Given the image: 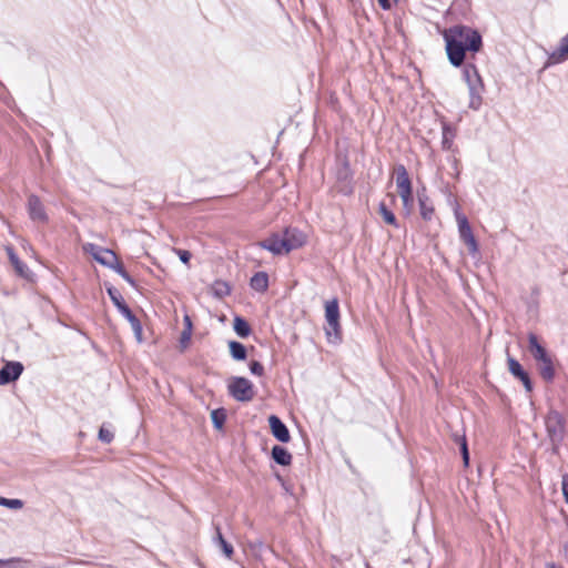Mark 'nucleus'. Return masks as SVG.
I'll return each instance as SVG.
<instances>
[{
    "mask_svg": "<svg viewBox=\"0 0 568 568\" xmlns=\"http://www.w3.org/2000/svg\"><path fill=\"white\" fill-rule=\"evenodd\" d=\"M444 38H449L453 41L460 42V45L474 52L479 51L481 48L480 34L468 27H453L445 31Z\"/></svg>",
    "mask_w": 568,
    "mask_h": 568,
    "instance_id": "1",
    "label": "nucleus"
},
{
    "mask_svg": "<svg viewBox=\"0 0 568 568\" xmlns=\"http://www.w3.org/2000/svg\"><path fill=\"white\" fill-rule=\"evenodd\" d=\"M464 79L469 90V108L478 110L481 105L484 91V83L479 75L477 68L473 64H467L464 68Z\"/></svg>",
    "mask_w": 568,
    "mask_h": 568,
    "instance_id": "2",
    "label": "nucleus"
},
{
    "mask_svg": "<svg viewBox=\"0 0 568 568\" xmlns=\"http://www.w3.org/2000/svg\"><path fill=\"white\" fill-rule=\"evenodd\" d=\"M325 320L327 327L325 334L329 343L341 341L339 307L337 298H333L325 303Z\"/></svg>",
    "mask_w": 568,
    "mask_h": 568,
    "instance_id": "3",
    "label": "nucleus"
},
{
    "mask_svg": "<svg viewBox=\"0 0 568 568\" xmlns=\"http://www.w3.org/2000/svg\"><path fill=\"white\" fill-rule=\"evenodd\" d=\"M545 425L548 437L556 448L565 437L566 420L559 412L551 409L546 416Z\"/></svg>",
    "mask_w": 568,
    "mask_h": 568,
    "instance_id": "4",
    "label": "nucleus"
},
{
    "mask_svg": "<svg viewBox=\"0 0 568 568\" xmlns=\"http://www.w3.org/2000/svg\"><path fill=\"white\" fill-rule=\"evenodd\" d=\"M229 393L239 402H250L254 397L253 384L244 377H233L227 384Z\"/></svg>",
    "mask_w": 568,
    "mask_h": 568,
    "instance_id": "5",
    "label": "nucleus"
},
{
    "mask_svg": "<svg viewBox=\"0 0 568 568\" xmlns=\"http://www.w3.org/2000/svg\"><path fill=\"white\" fill-rule=\"evenodd\" d=\"M455 217L458 224V232L462 241L468 246L470 254L478 253V244L473 234L471 227L468 223L467 217L460 213L459 209H455Z\"/></svg>",
    "mask_w": 568,
    "mask_h": 568,
    "instance_id": "6",
    "label": "nucleus"
},
{
    "mask_svg": "<svg viewBox=\"0 0 568 568\" xmlns=\"http://www.w3.org/2000/svg\"><path fill=\"white\" fill-rule=\"evenodd\" d=\"M83 250L104 266L111 267L115 263L116 255L111 250L103 248L92 243L84 244Z\"/></svg>",
    "mask_w": 568,
    "mask_h": 568,
    "instance_id": "7",
    "label": "nucleus"
},
{
    "mask_svg": "<svg viewBox=\"0 0 568 568\" xmlns=\"http://www.w3.org/2000/svg\"><path fill=\"white\" fill-rule=\"evenodd\" d=\"M281 235L287 253L302 247L306 243V235L297 229H286Z\"/></svg>",
    "mask_w": 568,
    "mask_h": 568,
    "instance_id": "8",
    "label": "nucleus"
},
{
    "mask_svg": "<svg viewBox=\"0 0 568 568\" xmlns=\"http://www.w3.org/2000/svg\"><path fill=\"white\" fill-rule=\"evenodd\" d=\"M568 60V33L562 37L558 45L548 54L546 67L564 63Z\"/></svg>",
    "mask_w": 568,
    "mask_h": 568,
    "instance_id": "9",
    "label": "nucleus"
},
{
    "mask_svg": "<svg viewBox=\"0 0 568 568\" xmlns=\"http://www.w3.org/2000/svg\"><path fill=\"white\" fill-rule=\"evenodd\" d=\"M446 41V51L450 63L455 67H459L465 59V47L460 45V42L453 41L449 38H444Z\"/></svg>",
    "mask_w": 568,
    "mask_h": 568,
    "instance_id": "10",
    "label": "nucleus"
},
{
    "mask_svg": "<svg viewBox=\"0 0 568 568\" xmlns=\"http://www.w3.org/2000/svg\"><path fill=\"white\" fill-rule=\"evenodd\" d=\"M22 372L23 365L20 362H8L0 369V385H6L18 379Z\"/></svg>",
    "mask_w": 568,
    "mask_h": 568,
    "instance_id": "11",
    "label": "nucleus"
},
{
    "mask_svg": "<svg viewBox=\"0 0 568 568\" xmlns=\"http://www.w3.org/2000/svg\"><path fill=\"white\" fill-rule=\"evenodd\" d=\"M507 364H508L509 372L516 378H518V379H520L523 382L526 392H531L532 390L531 381L529 378V375L524 371V368L520 365V363L517 359L508 356Z\"/></svg>",
    "mask_w": 568,
    "mask_h": 568,
    "instance_id": "12",
    "label": "nucleus"
},
{
    "mask_svg": "<svg viewBox=\"0 0 568 568\" xmlns=\"http://www.w3.org/2000/svg\"><path fill=\"white\" fill-rule=\"evenodd\" d=\"M260 246L274 255L287 254L281 233L272 234L270 237L260 242Z\"/></svg>",
    "mask_w": 568,
    "mask_h": 568,
    "instance_id": "13",
    "label": "nucleus"
},
{
    "mask_svg": "<svg viewBox=\"0 0 568 568\" xmlns=\"http://www.w3.org/2000/svg\"><path fill=\"white\" fill-rule=\"evenodd\" d=\"M268 424L273 436L282 442L287 443L290 440V433L285 424L275 415L268 417Z\"/></svg>",
    "mask_w": 568,
    "mask_h": 568,
    "instance_id": "14",
    "label": "nucleus"
},
{
    "mask_svg": "<svg viewBox=\"0 0 568 568\" xmlns=\"http://www.w3.org/2000/svg\"><path fill=\"white\" fill-rule=\"evenodd\" d=\"M528 349L537 363L550 356L534 333L528 335Z\"/></svg>",
    "mask_w": 568,
    "mask_h": 568,
    "instance_id": "15",
    "label": "nucleus"
},
{
    "mask_svg": "<svg viewBox=\"0 0 568 568\" xmlns=\"http://www.w3.org/2000/svg\"><path fill=\"white\" fill-rule=\"evenodd\" d=\"M28 209L30 217L37 222H44L47 220V214L44 212L43 205L38 196L31 195L28 200Z\"/></svg>",
    "mask_w": 568,
    "mask_h": 568,
    "instance_id": "16",
    "label": "nucleus"
},
{
    "mask_svg": "<svg viewBox=\"0 0 568 568\" xmlns=\"http://www.w3.org/2000/svg\"><path fill=\"white\" fill-rule=\"evenodd\" d=\"M538 364V371L540 376L546 382H552L555 378V367L551 356L540 361Z\"/></svg>",
    "mask_w": 568,
    "mask_h": 568,
    "instance_id": "17",
    "label": "nucleus"
},
{
    "mask_svg": "<svg viewBox=\"0 0 568 568\" xmlns=\"http://www.w3.org/2000/svg\"><path fill=\"white\" fill-rule=\"evenodd\" d=\"M396 186L398 192L412 187V182L408 176L407 170L404 165L399 164L395 168Z\"/></svg>",
    "mask_w": 568,
    "mask_h": 568,
    "instance_id": "18",
    "label": "nucleus"
},
{
    "mask_svg": "<svg viewBox=\"0 0 568 568\" xmlns=\"http://www.w3.org/2000/svg\"><path fill=\"white\" fill-rule=\"evenodd\" d=\"M121 314L129 321L139 343L142 342V325L129 307H122Z\"/></svg>",
    "mask_w": 568,
    "mask_h": 568,
    "instance_id": "19",
    "label": "nucleus"
},
{
    "mask_svg": "<svg viewBox=\"0 0 568 568\" xmlns=\"http://www.w3.org/2000/svg\"><path fill=\"white\" fill-rule=\"evenodd\" d=\"M183 322H184V329L181 333L180 342H179L180 348L182 351H184L189 347L190 342H191V336H192V328H193L192 321L189 315H184Z\"/></svg>",
    "mask_w": 568,
    "mask_h": 568,
    "instance_id": "20",
    "label": "nucleus"
},
{
    "mask_svg": "<svg viewBox=\"0 0 568 568\" xmlns=\"http://www.w3.org/2000/svg\"><path fill=\"white\" fill-rule=\"evenodd\" d=\"M272 457L277 464L282 466H287L292 462V455L287 452V449L277 445L272 449Z\"/></svg>",
    "mask_w": 568,
    "mask_h": 568,
    "instance_id": "21",
    "label": "nucleus"
},
{
    "mask_svg": "<svg viewBox=\"0 0 568 568\" xmlns=\"http://www.w3.org/2000/svg\"><path fill=\"white\" fill-rule=\"evenodd\" d=\"M268 286V276L264 272L256 273L251 278V287L257 292L266 291Z\"/></svg>",
    "mask_w": 568,
    "mask_h": 568,
    "instance_id": "22",
    "label": "nucleus"
},
{
    "mask_svg": "<svg viewBox=\"0 0 568 568\" xmlns=\"http://www.w3.org/2000/svg\"><path fill=\"white\" fill-rule=\"evenodd\" d=\"M230 353L236 361H243L246 357V348L243 344L232 341L229 343Z\"/></svg>",
    "mask_w": 568,
    "mask_h": 568,
    "instance_id": "23",
    "label": "nucleus"
},
{
    "mask_svg": "<svg viewBox=\"0 0 568 568\" xmlns=\"http://www.w3.org/2000/svg\"><path fill=\"white\" fill-rule=\"evenodd\" d=\"M233 328L240 337H247L251 333L247 322L239 316L234 318Z\"/></svg>",
    "mask_w": 568,
    "mask_h": 568,
    "instance_id": "24",
    "label": "nucleus"
},
{
    "mask_svg": "<svg viewBox=\"0 0 568 568\" xmlns=\"http://www.w3.org/2000/svg\"><path fill=\"white\" fill-rule=\"evenodd\" d=\"M455 138V131L447 124H443V139H442V145L443 149L449 150L453 146V141Z\"/></svg>",
    "mask_w": 568,
    "mask_h": 568,
    "instance_id": "25",
    "label": "nucleus"
},
{
    "mask_svg": "<svg viewBox=\"0 0 568 568\" xmlns=\"http://www.w3.org/2000/svg\"><path fill=\"white\" fill-rule=\"evenodd\" d=\"M398 194L403 201L404 210L406 211L407 214H409L413 210V203H414L413 189L410 187L407 190L399 191Z\"/></svg>",
    "mask_w": 568,
    "mask_h": 568,
    "instance_id": "26",
    "label": "nucleus"
},
{
    "mask_svg": "<svg viewBox=\"0 0 568 568\" xmlns=\"http://www.w3.org/2000/svg\"><path fill=\"white\" fill-rule=\"evenodd\" d=\"M215 541L216 544L221 547L223 554L227 557V558H231V556L233 555V547L232 545H230L223 537L220 528H216V537H215Z\"/></svg>",
    "mask_w": 568,
    "mask_h": 568,
    "instance_id": "27",
    "label": "nucleus"
},
{
    "mask_svg": "<svg viewBox=\"0 0 568 568\" xmlns=\"http://www.w3.org/2000/svg\"><path fill=\"white\" fill-rule=\"evenodd\" d=\"M212 292L217 297H224L230 294L231 288L227 283L223 281H216L212 285Z\"/></svg>",
    "mask_w": 568,
    "mask_h": 568,
    "instance_id": "28",
    "label": "nucleus"
},
{
    "mask_svg": "<svg viewBox=\"0 0 568 568\" xmlns=\"http://www.w3.org/2000/svg\"><path fill=\"white\" fill-rule=\"evenodd\" d=\"M211 419L216 429H222L226 419L224 409H214L211 413Z\"/></svg>",
    "mask_w": 568,
    "mask_h": 568,
    "instance_id": "29",
    "label": "nucleus"
},
{
    "mask_svg": "<svg viewBox=\"0 0 568 568\" xmlns=\"http://www.w3.org/2000/svg\"><path fill=\"white\" fill-rule=\"evenodd\" d=\"M454 439L460 446V452H462V455H463L464 465L468 466V464H469V453H468L466 437L464 435H457L456 434L454 436Z\"/></svg>",
    "mask_w": 568,
    "mask_h": 568,
    "instance_id": "30",
    "label": "nucleus"
},
{
    "mask_svg": "<svg viewBox=\"0 0 568 568\" xmlns=\"http://www.w3.org/2000/svg\"><path fill=\"white\" fill-rule=\"evenodd\" d=\"M378 211L385 223L397 226V221L394 213L386 207L385 203L379 204Z\"/></svg>",
    "mask_w": 568,
    "mask_h": 568,
    "instance_id": "31",
    "label": "nucleus"
},
{
    "mask_svg": "<svg viewBox=\"0 0 568 568\" xmlns=\"http://www.w3.org/2000/svg\"><path fill=\"white\" fill-rule=\"evenodd\" d=\"M8 255L10 258V262L14 266L16 271L24 276L27 274V266L18 258V256L14 254V252L11 248H8Z\"/></svg>",
    "mask_w": 568,
    "mask_h": 568,
    "instance_id": "32",
    "label": "nucleus"
},
{
    "mask_svg": "<svg viewBox=\"0 0 568 568\" xmlns=\"http://www.w3.org/2000/svg\"><path fill=\"white\" fill-rule=\"evenodd\" d=\"M108 294L120 312H122V307H128L122 298V295L120 294V292L116 288L109 287Z\"/></svg>",
    "mask_w": 568,
    "mask_h": 568,
    "instance_id": "33",
    "label": "nucleus"
},
{
    "mask_svg": "<svg viewBox=\"0 0 568 568\" xmlns=\"http://www.w3.org/2000/svg\"><path fill=\"white\" fill-rule=\"evenodd\" d=\"M420 214L424 220H430L434 209L432 205L426 203V199L419 196Z\"/></svg>",
    "mask_w": 568,
    "mask_h": 568,
    "instance_id": "34",
    "label": "nucleus"
},
{
    "mask_svg": "<svg viewBox=\"0 0 568 568\" xmlns=\"http://www.w3.org/2000/svg\"><path fill=\"white\" fill-rule=\"evenodd\" d=\"M0 505L8 507L10 509H21L23 507V503L20 499H9L4 497H0Z\"/></svg>",
    "mask_w": 568,
    "mask_h": 568,
    "instance_id": "35",
    "label": "nucleus"
},
{
    "mask_svg": "<svg viewBox=\"0 0 568 568\" xmlns=\"http://www.w3.org/2000/svg\"><path fill=\"white\" fill-rule=\"evenodd\" d=\"M114 270L119 275H121L126 282L130 284H133L132 278L126 273V271L123 268L122 264L118 261V257L115 258V263L110 267Z\"/></svg>",
    "mask_w": 568,
    "mask_h": 568,
    "instance_id": "36",
    "label": "nucleus"
},
{
    "mask_svg": "<svg viewBox=\"0 0 568 568\" xmlns=\"http://www.w3.org/2000/svg\"><path fill=\"white\" fill-rule=\"evenodd\" d=\"M99 439L103 443H111L113 439V433L110 429L102 426L99 430Z\"/></svg>",
    "mask_w": 568,
    "mask_h": 568,
    "instance_id": "37",
    "label": "nucleus"
},
{
    "mask_svg": "<svg viewBox=\"0 0 568 568\" xmlns=\"http://www.w3.org/2000/svg\"><path fill=\"white\" fill-rule=\"evenodd\" d=\"M250 371L254 375L262 376L264 373V367L260 362L254 361L250 365Z\"/></svg>",
    "mask_w": 568,
    "mask_h": 568,
    "instance_id": "38",
    "label": "nucleus"
},
{
    "mask_svg": "<svg viewBox=\"0 0 568 568\" xmlns=\"http://www.w3.org/2000/svg\"><path fill=\"white\" fill-rule=\"evenodd\" d=\"M176 254L179 255L180 260L183 262V263H189L190 258H191V253L189 251H185V250H176L175 251Z\"/></svg>",
    "mask_w": 568,
    "mask_h": 568,
    "instance_id": "39",
    "label": "nucleus"
},
{
    "mask_svg": "<svg viewBox=\"0 0 568 568\" xmlns=\"http://www.w3.org/2000/svg\"><path fill=\"white\" fill-rule=\"evenodd\" d=\"M561 489L565 500L568 503V475L562 476Z\"/></svg>",
    "mask_w": 568,
    "mask_h": 568,
    "instance_id": "40",
    "label": "nucleus"
},
{
    "mask_svg": "<svg viewBox=\"0 0 568 568\" xmlns=\"http://www.w3.org/2000/svg\"><path fill=\"white\" fill-rule=\"evenodd\" d=\"M378 1V4L384 9V10H389L392 8V3L389 0H377Z\"/></svg>",
    "mask_w": 568,
    "mask_h": 568,
    "instance_id": "41",
    "label": "nucleus"
},
{
    "mask_svg": "<svg viewBox=\"0 0 568 568\" xmlns=\"http://www.w3.org/2000/svg\"><path fill=\"white\" fill-rule=\"evenodd\" d=\"M14 561L11 560V561H3V560H0V568H14Z\"/></svg>",
    "mask_w": 568,
    "mask_h": 568,
    "instance_id": "42",
    "label": "nucleus"
},
{
    "mask_svg": "<svg viewBox=\"0 0 568 568\" xmlns=\"http://www.w3.org/2000/svg\"><path fill=\"white\" fill-rule=\"evenodd\" d=\"M546 568H560L559 566L552 564V562H549L546 565Z\"/></svg>",
    "mask_w": 568,
    "mask_h": 568,
    "instance_id": "43",
    "label": "nucleus"
}]
</instances>
